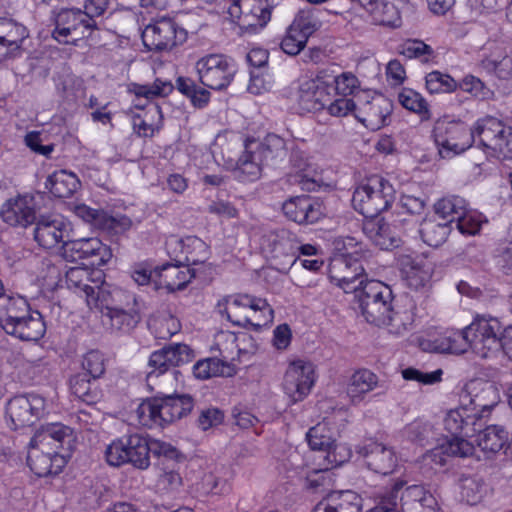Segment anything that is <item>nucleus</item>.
<instances>
[{
	"label": "nucleus",
	"instance_id": "nucleus-14",
	"mask_svg": "<svg viewBox=\"0 0 512 512\" xmlns=\"http://www.w3.org/2000/svg\"><path fill=\"white\" fill-rule=\"evenodd\" d=\"M45 399L38 394L17 395L11 398L6 406V414L13 429L30 427L43 415Z\"/></svg>",
	"mask_w": 512,
	"mask_h": 512
},
{
	"label": "nucleus",
	"instance_id": "nucleus-5",
	"mask_svg": "<svg viewBox=\"0 0 512 512\" xmlns=\"http://www.w3.org/2000/svg\"><path fill=\"white\" fill-rule=\"evenodd\" d=\"M474 133L488 156L512 158V127L502 120L493 116L480 118L474 124Z\"/></svg>",
	"mask_w": 512,
	"mask_h": 512
},
{
	"label": "nucleus",
	"instance_id": "nucleus-13",
	"mask_svg": "<svg viewBox=\"0 0 512 512\" xmlns=\"http://www.w3.org/2000/svg\"><path fill=\"white\" fill-rule=\"evenodd\" d=\"M61 254L67 261L86 260L92 266H103L112 257L111 249L98 238L66 240L62 244Z\"/></svg>",
	"mask_w": 512,
	"mask_h": 512
},
{
	"label": "nucleus",
	"instance_id": "nucleus-54",
	"mask_svg": "<svg viewBox=\"0 0 512 512\" xmlns=\"http://www.w3.org/2000/svg\"><path fill=\"white\" fill-rule=\"evenodd\" d=\"M399 53L409 59H420L422 62H428L434 56L432 47L418 39L404 41L399 46Z\"/></svg>",
	"mask_w": 512,
	"mask_h": 512
},
{
	"label": "nucleus",
	"instance_id": "nucleus-42",
	"mask_svg": "<svg viewBox=\"0 0 512 512\" xmlns=\"http://www.w3.org/2000/svg\"><path fill=\"white\" fill-rule=\"evenodd\" d=\"M127 295L129 294L119 289L110 291L105 286H92L85 299L91 309H98L103 313L109 312V307L121 303Z\"/></svg>",
	"mask_w": 512,
	"mask_h": 512
},
{
	"label": "nucleus",
	"instance_id": "nucleus-41",
	"mask_svg": "<svg viewBox=\"0 0 512 512\" xmlns=\"http://www.w3.org/2000/svg\"><path fill=\"white\" fill-rule=\"evenodd\" d=\"M477 428V445L489 456L498 453L508 442V432L502 426L489 425L483 430L482 427Z\"/></svg>",
	"mask_w": 512,
	"mask_h": 512
},
{
	"label": "nucleus",
	"instance_id": "nucleus-61",
	"mask_svg": "<svg viewBox=\"0 0 512 512\" xmlns=\"http://www.w3.org/2000/svg\"><path fill=\"white\" fill-rule=\"evenodd\" d=\"M333 89L336 95L349 96L359 89L358 78L351 72H343L333 77Z\"/></svg>",
	"mask_w": 512,
	"mask_h": 512
},
{
	"label": "nucleus",
	"instance_id": "nucleus-28",
	"mask_svg": "<svg viewBox=\"0 0 512 512\" xmlns=\"http://www.w3.org/2000/svg\"><path fill=\"white\" fill-rule=\"evenodd\" d=\"M34 240L45 249L64 243L66 224L58 217L41 215L35 220Z\"/></svg>",
	"mask_w": 512,
	"mask_h": 512
},
{
	"label": "nucleus",
	"instance_id": "nucleus-60",
	"mask_svg": "<svg viewBox=\"0 0 512 512\" xmlns=\"http://www.w3.org/2000/svg\"><path fill=\"white\" fill-rule=\"evenodd\" d=\"M174 89L170 81H163L157 78L152 84L140 85L137 87L136 94L147 99L155 97H166Z\"/></svg>",
	"mask_w": 512,
	"mask_h": 512
},
{
	"label": "nucleus",
	"instance_id": "nucleus-10",
	"mask_svg": "<svg viewBox=\"0 0 512 512\" xmlns=\"http://www.w3.org/2000/svg\"><path fill=\"white\" fill-rule=\"evenodd\" d=\"M195 68L199 81L214 90L228 87L236 73L233 61L222 54H209L200 58Z\"/></svg>",
	"mask_w": 512,
	"mask_h": 512
},
{
	"label": "nucleus",
	"instance_id": "nucleus-45",
	"mask_svg": "<svg viewBox=\"0 0 512 512\" xmlns=\"http://www.w3.org/2000/svg\"><path fill=\"white\" fill-rule=\"evenodd\" d=\"M265 165L276 166L287 155L286 141L273 133L268 134L256 151Z\"/></svg>",
	"mask_w": 512,
	"mask_h": 512
},
{
	"label": "nucleus",
	"instance_id": "nucleus-6",
	"mask_svg": "<svg viewBox=\"0 0 512 512\" xmlns=\"http://www.w3.org/2000/svg\"><path fill=\"white\" fill-rule=\"evenodd\" d=\"M150 445L140 434L125 435L114 440L105 450L106 461L110 466L120 467L130 464L139 470L150 466Z\"/></svg>",
	"mask_w": 512,
	"mask_h": 512
},
{
	"label": "nucleus",
	"instance_id": "nucleus-62",
	"mask_svg": "<svg viewBox=\"0 0 512 512\" xmlns=\"http://www.w3.org/2000/svg\"><path fill=\"white\" fill-rule=\"evenodd\" d=\"M453 224L463 235H475L479 232L482 224L481 216L476 212L469 211L467 208L464 210V214L460 215Z\"/></svg>",
	"mask_w": 512,
	"mask_h": 512
},
{
	"label": "nucleus",
	"instance_id": "nucleus-12",
	"mask_svg": "<svg viewBox=\"0 0 512 512\" xmlns=\"http://www.w3.org/2000/svg\"><path fill=\"white\" fill-rule=\"evenodd\" d=\"M228 13L241 30L256 32L270 21L271 6L269 0H234Z\"/></svg>",
	"mask_w": 512,
	"mask_h": 512
},
{
	"label": "nucleus",
	"instance_id": "nucleus-39",
	"mask_svg": "<svg viewBox=\"0 0 512 512\" xmlns=\"http://www.w3.org/2000/svg\"><path fill=\"white\" fill-rule=\"evenodd\" d=\"M28 36L29 32L23 24L10 18H0V45L7 47L11 55L20 52Z\"/></svg>",
	"mask_w": 512,
	"mask_h": 512
},
{
	"label": "nucleus",
	"instance_id": "nucleus-2",
	"mask_svg": "<svg viewBox=\"0 0 512 512\" xmlns=\"http://www.w3.org/2000/svg\"><path fill=\"white\" fill-rule=\"evenodd\" d=\"M222 314L236 326L258 331L273 321L274 311L265 299L248 294H237L225 299Z\"/></svg>",
	"mask_w": 512,
	"mask_h": 512
},
{
	"label": "nucleus",
	"instance_id": "nucleus-11",
	"mask_svg": "<svg viewBox=\"0 0 512 512\" xmlns=\"http://www.w3.org/2000/svg\"><path fill=\"white\" fill-rule=\"evenodd\" d=\"M186 31L171 18L163 17L148 24L142 32V40L150 51L171 50L186 41Z\"/></svg>",
	"mask_w": 512,
	"mask_h": 512
},
{
	"label": "nucleus",
	"instance_id": "nucleus-20",
	"mask_svg": "<svg viewBox=\"0 0 512 512\" xmlns=\"http://www.w3.org/2000/svg\"><path fill=\"white\" fill-rule=\"evenodd\" d=\"M74 441L75 437L70 427L61 423H50L36 431L29 446L70 455Z\"/></svg>",
	"mask_w": 512,
	"mask_h": 512
},
{
	"label": "nucleus",
	"instance_id": "nucleus-30",
	"mask_svg": "<svg viewBox=\"0 0 512 512\" xmlns=\"http://www.w3.org/2000/svg\"><path fill=\"white\" fill-rule=\"evenodd\" d=\"M1 216L7 224L11 226L27 227L36 220V212L33 204V198L19 196L10 199L3 207Z\"/></svg>",
	"mask_w": 512,
	"mask_h": 512
},
{
	"label": "nucleus",
	"instance_id": "nucleus-33",
	"mask_svg": "<svg viewBox=\"0 0 512 512\" xmlns=\"http://www.w3.org/2000/svg\"><path fill=\"white\" fill-rule=\"evenodd\" d=\"M325 426L318 424L309 429L306 439L312 450L323 451L326 453L324 459L327 461L325 470L336 467L344 463V459H337L336 450L343 449L342 445H338L329 435L325 434Z\"/></svg>",
	"mask_w": 512,
	"mask_h": 512
},
{
	"label": "nucleus",
	"instance_id": "nucleus-47",
	"mask_svg": "<svg viewBox=\"0 0 512 512\" xmlns=\"http://www.w3.org/2000/svg\"><path fill=\"white\" fill-rule=\"evenodd\" d=\"M80 182L73 173L65 170L54 172L50 175L46 182V188L58 198H69L79 188Z\"/></svg>",
	"mask_w": 512,
	"mask_h": 512
},
{
	"label": "nucleus",
	"instance_id": "nucleus-53",
	"mask_svg": "<svg viewBox=\"0 0 512 512\" xmlns=\"http://www.w3.org/2000/svg\"><path fill=\"white\" fill-rule=\"evenodd\" d=\"M426 88L431 93H451L457 90L458 82L448 74L432 71L427 74Z\"/></svg>",
	"mask_w": 512,
	"mask_h": 512
},
{
	"label": "nucleus",
	"instance_id": "nucleus-51",
	"mask_svg": "<svg viewBox=\"0 0 512 512\" xmlns=\"http://www.w3.org/2000/svg\"><path fill=\"white\" fill-rule=\"evenodd\" d=\"M466 208V201L459 196L444 197L434 205L438 217L445 222H449L451 226L461 217L460 215L464 214Z\"/></svg>",
	"mask_w": 512,
	"mask_h": 512
},
{
	"label": "nucleus",
	"instance_id": "nucleus-59",
	"mask_svg": "<svg viewBox=\"0 0 512 512\" xmlns=\"http://www.w3.org/2000/svg\"><path fill=\"white\" fill-rule=\"evenodd\" d=\"M166 397L175 420L187 416L194 407V399L190 394H166Z\"/></svg>",
	"mask_w": 512,
	"mask_h": 512
},
{
	"label": "nucleus",
	"instance_id": "nucleus-4",
	"mask_svg": "<svg viewBox=\"0 0 512 512\" xmlns=\"http://www.w3.org/2000/svg\"><path fill=\"white\" fill-rule=\"evenodd\" d=\"M406 484L398 479L384 492L385 508L395 507L398 512H439L435 497L424 486Z\"/></svg>",
	"mask_w": 512,
	"mask_h": 512
},
{
	"label": "nucleus",
	"instance_id": "nucleus-23",
	"mask_svg": "<svg viewBox=\"0 0 512 512\" xmlns=\"http://www.w3.org/2000/svg\"><path fill=\"white\" fill-rule=\"evenodd\" d=\"M318 24L310 11H300L281 41L283 52L290 56L299 54L306 46L308 34L315 30Z\"/></svg>",
	"mask_w": 512,
	"mask_h": 512
},
{
	"label": "nucleus",
	"instance_id": "nucleus-40",
	"mask_svg": "<svg viewBox=\"0 0 512 512\" xmlns=\"http://www.w3.org/2000/svg\"><path fill=\"white\" fill-rule=\"evenodd\" d=\"M31 310L28 302L21 296L0 295V326L7 330L8 325L18 321Z\"/></svg>",
	"mask_w": 512,
	"mask_h": 512
},
{
	"label": "nucleus",
	"instance_id": "nucleus-32",
	"mask_svg": "<svg viewBox=\"0 0 512 512\" xmlns=\"http://www.w3.org/2000/svg\"><path fill=\"white\" fill-rule=\"evenodd\" d=\"M398 264L409 287L417 290L429 282L432 269L425 259L419 256L400 255Z\"/></svg>",
	"mask_w": 512,
	"mask_h": 512
},
{
	"label": "nucleus",
	"instance_id": "nucleus-15",
	"mask_svg": "<svg viewBox=\"0 0 512 512\" xmlns=\"http://www.w3.org/2000/svg\"><path fill=\"white\" fill-rule=\"evenodd\" d=\"M329 279L345 293H355L367 280V275L361 261L344 254L330 263Z\"/></svg>",
	"mask_w": 512,
	"mask_h": 512
},
{
	"label": "nucleus",
	"instance_id": "nucleus-18",
	"mask_svg": "<svg viewBox=\"0 0 512 512\" xmlns=\"http://www.w3.org/2000/svg\"><path fill=\"white\" fill-rule=\"evenodd\" d=\"M356 453L364 459L366 466L375 473L391 474L398 465V456L394 447L372 438L357 445Z\"/></svg>",
	"mask_w": 512,
	"mask_h": 512
},
{
	"label": "nucleus",
	"instance_id": "nucleus-27",
	"mask_svg": "<svg viewBox=\"0 0 512 512\" xmlns=\"http://www.w3.org/2000/svg\"><path fill=\"white\" fill-rule=\"evenodd\" d=\"M392 111V102L383 96H377L372 98L371 101H366L361 106H357L355 118L367 128L375 130L386 125V120Z\"/></svg>",
	"mask_w": 512,
	"mask_h": 512
},
{
	"label": "nucleus",
	"instance_id": "nucleus-21",
	"mask_svg": "<svg viewBox=\"0 0 512 512\" xmlns=\"http://www.w3.org/2000/svg\"><path fill=\"white\" fill-rule=\"evenodd\" d=\"M136 297L127 295L121 303L109 307V312H103V323L112 331L129 333L140 322Z\"/></svg>",
	"mask_w": 512,
	"mask_h": 512
},
{
	"label": "nucleus",
	"instance_id": "nucleus-24",
	"mask_svg": "<svg viewBox=\"0 0 512 512\" xmlns=\"http://www.w3.org/2000/svg\"><path fill=\"white\" fill-rule=\"evenodd\" d=\"M325 71L321 70L313 80L306 81L300 88V99L309 110L326 109L335 96L332 84L325 81Z\"/></svg>",
	"mask_w": 512,
	"mask_h": 512
},
{
	"label": "nucleus",
	"instance_id": "nucleus-37",
	"mask_svg": "<svg viewBox=\"0 0 512 512\" xmlns=\"http://www.w3.org/2000/svg\"><path fill=\"white\" fill-rule=\"evenodd\" d=\"M500 402V394L498 388L486 383L483 387L469 400L467 405L473 414L477 416L480 423H485L484 419L488 417L492 409Z\"/></svg>",
	"mask_w": 512,
	"mask_h": 512
},
{
	"label": "nucleus",
	"instance_id": "nucleus-29",
	"mask_svg": "<svg viewBox=\"0 0 512 512\" xmlns=\"http://www.w3.org/2000/svg\"><path fill=\"white\" fill-rule=\"evenodd\" d=\"M155 288H165L168 292L182 290L195 277L194 272L187 266L166 263L154 270Z\"/></svg>",
	"mask_w": 512,
	"mask_h": 512
},
{
	"label": "nucleus",
	"instance_id": "nucleus-25",
	"mask_svg": "<svg viewBox=\"0 0 512 512\" xmlns=\"http://www.w3.org/2000/svg\"><path fill=\"white\" fill-rule=\"evenodd\" d=\"M28 451L27 464L38 477L59 474L67 463L68 454H57L39 447H31Z\"/></svg>",
	"mask_w": 512,
	"mask_h": 512
},
{
	"label": "nucleus",
	"instance_id": "nucleus-34",
	"mask_svg": "<svg viewBox=\"0 0 512 512\" xmlns=\"http://www.w3.org/2000/svg\"><path fill=\"white\" fill-rule=\"evenodd\" d=\"M361 498L350 490L328 494L318 502L311 512H360Z\"/></svg>",
	"mask_w": 512,
	"mask_h": 512
},
{
	"label": "nucleus",
	"instance_id": "nucleus-46",
	"mask_svg": "<svg viewBox=\"0 0 512 512\" xmlns=\"http://www.w3.org/2000/svg\"><path fill=\"white\" fill-rule=\"evenodd\" d=\"M271 253L275 260H283L282 264H294L298 255V244L290 233L282 230L275 234L271 242Z\"/></svg>",
	"mask_w": 512,
	"mask_h": 512
},
{
	"label": "nucleus",
	"instance_id": "nucleus-57",
	"mask_svg": "<svg viewBox=\"0 0 512 512\" xmlns=\"http://www.w3.org/2000/svg\"><path fill=\"white\" fill-rule=\"evenodd\" d=\"M90 273L87 269L82 267H72L66 272V283L69 289L81 291L85 297L89 293L92 286L89 285Z\"/></svg>",
	"mask_w": 512,
	"mask_h": 512
},
{
	"label": "nucleus",
	"instance_id": "nucleus-55",
	"mask_svg": "<svg viewBox=\"0 0 512 512\" xmlns=\"http://www.w3.org/2000/svg\"><path fill=\"white\" fill-rule=\"evenodd\" d=\"M404 434L408 440L421 446L428 444L434 436L432 426L422 420H415L408 424L404 429Z\"/></svg>",
	"mask_w": 512,
	"mask_h": 512
},
{
	"label": "nucleus",
	"instance_id": "nucleus-16",
	"mask_svg": "<svg viewBox=\"0 0 512 512\" xmlns=\"http://www.w3.org/2000/svg\"><path fill=\"white\" fill-rule=\"evenodd\" d=\"M53 37L63 44L76 41L85 31L97 28L94 19L89 18L81 9H61L55 17Z\"/></svg>",
	"mask_w": 512,
	"mask_h": 512
},
{
	"label": "nucleus",
	"instance_id": "nucleus-43",
	"mask_svg": "<svg viewBox=\"0 0 512 512\" xmlns=\"http://www.w3.org/2000/svg\"><path fill=\"white\" fill-rule=\"evenodd\" d=\"M378 385V377L368 369H359L350 377L347 394L353 403L362 401L363 397L375 389Z\"/></svg>",
	"mask_w": 512,
	"mask_h": 512
},
{
	"label": "nucleus",
	"instance_id": "nucleus-63",
	"mask_svg": "<svg viewBox=\"0 0 512 512\" xmlns=\"http://www.w3.org/2000/svg\"><path fill=\"white\" fill-rule=\"evenodd\" d=\"M101 217L99 230L110 234H120L128 230L131 226V220L126 216H112L104 211Z\"/></svg>",
	"mask_w": 512,
	"mask_h": 512
},
{
	"label": "nucleus",
	"instance_id": "nucleus-56",
	"mask_svg": "<svg viewBox=\"0 0 512 512\" xmlns=\"http://www.w3.org/2000/svg\"><path fill=\"white\" fill-rule=\"evenodd\" d=\"M83 373H87L93 380H97L105 373L106 365L103 354L97 350L89 351L82 361Z\"/></svg>",
	"mask_w": 512,
	"mask_h": 512
},
{
	"label": "nucleus",
	"instance_id": "nucleus-48",
	"mask_svg": "<svg viewBox=\"0 0 512 512\" xmlns=\"http://www.w3.org/2000/svg\"><path fill=\"white\" fill-rule=\"evenodd\" d=\"M193 375L199 380H207L213 377L232 376V366L216 357L198 360L193 366Z\"/></svg>",
	"mask_w": 512,
	"mask_h": 512
},
{
	"label": "nucleus",
	"instance_id": "nucleus-3",
	"mask_svg": "<svg viewBox=\"0 0 512 512\" xmlns=\"http://www.w3.org/2000/svg\"><path fill=\"white\" fill-rule=\"evenodd\" d=\"M394 200L393 185L382 176L372 175L355 189L352 205L364 217H372L387 210Z\"/></svg>",
	"mask_w": 512,
	"mask_h": 512
},
{
	"label": "nucleus",
	"instance_id": "nucleus-44",
	"mask_svg": "<svg viewBox=\"0 0 512 512\" xmlns=\"http://www.w3.org/2000/svg\"><path fill=\"white\" fill-rule=\"evenodd\" d=\"M358 298L360 309L370 306L373 303L381 302L386 299L394 300L391 288L381 281L366 280L363 285L355 292Z\"/></svg>",
	"mask_w": 512,
	"mask_h": 512
},
{
	"label": "nucleus",
	"instance_id": "nucleus-17",
	"mask_svg": "<svg viewBox=\"0 0 512 512\" xmlns=\"http://www.w3.org/2000/svg\"><path fill=\"white\" fill-rule=\"evenodd\" d=\"M314 382V365L310 361L298 359L289 364L282 385L285 393L296 403L310 393Z\"/></svg>",
	"mask_w": 512,
	"mask_h": 512
},
{
	"label": "nucleus",
	"instance_id": "nucleus-1",
	"mask_svg": "<svg viewBox=\"0 0 512 512\" xmlns=\"http://www.w3.org/2000/svg\"><path fill=\"white\" fill-rule=\"evenodd\" d=\"M484 425L467 405L451 409L444 418V427L453 437L441 445L442 453L462 458L473 455V444L463 437H473L477 433V426Z\"/></svg>",
	"mask_w": 512,
	"mask_h": 512
},
{
	"label": "nucleus",
	"instance_id": "nucleus-7",
	"mask_svg": "<svg viewBox=\"0 0 512 512\" xmlns=\"http://www.w3.org/2000/svg\"><path fill=\"white\" fill-rule=\"evenodd\" d=\"M502 325L489 315H477L466 327L472 351L481 358H489L501 352Z\"/></svg>",
	"mask_w": 512,
	"mask_h": 512
},
{
	"label": "nucleus",
	"instance_id": "nucleus-49",
	"mask_svg": "<svg viewBox=\"0 0 512 512\" xmlns=\"http://www.w3.org/2000/svg\"><path fill=\"white\" fill-rule=\"evenodd\" d=\"M264 161L256 151L246 150L237 160L235 173L241 181H253L260 177Z\"/></svg>",
	"mask_w": 512,
	"mask_h": 512
},
{
	"label": "nucleus",
	"instance_id": "nucleus-19",
	"mask_svg": "<svg viewBox=\"0 0 512 512\" xmlns=\"http://www.w3.org/2000/svg\"><path fill=\"white\" fill-rule=\"evenodd\" d=\"M361 313L370 324L378 327L386 326L393 334H403L411 325V319L406 313L395 311L393 300H384L362 308Z\"/></svg>",
	"mask_w": 512,
	"mask_h": 512
},
{
	"label": "nucleus",
	"instance_id": "nucleus-50",
	"mask_svg": "<svg viewBox=\"0 0 512 512\" xmlns=\"http://www.w3.org/2000/svg\"><path fill=\"white\" fill-rule=\"evenodd\" d=\"M451 229L449 222L442 219H426L421 224L420 234L426 244L438 247L446 241Z\"/></svg>",
	"mask_w": 512,
	"mask_h": 512
},
{
	"label": "nucleus",
	"instance_id": "nucleus-36",
	"mask_svg": "<svg viewBox=\"0 0 512 512\" xmlns=\"http://www.w3.org/2000/svg\"><path fill=\"white\" fill-rule=\"evenodd\" d=\"M360 5L370 14L375 24L399 27L401 17L396 6L387 0H358Z\"/></svg>",
	"mask_w": 512,
	"mask_h": 512
},
{
	"label": "nucleus",
	"instance_id": "nucleus-22",
	"mask_svg": "<svg viewBox=\"0 0 512 512\" xmlns=\"http://www.w3.org/2000/svg\"><path fill=\"white\" fill-rule=\"evenodd\" d=\"M282 211L287 219L299 225L313 224L324 215L322 204L308 195L289 198L283 203Z\"/></svg>",
	"mask_w": 512,
	"mask_h": 512
},
{
	"label": "nucleus",
	"instance_id": "nucleus-8",
	"mask_svg": "<svg viewBox=\"0 0 512 512\" xmlns=\"http://www.w3.org/2000/svg\"><path fill=\"white\" fill-rule=\"evenodd\" d=\"M195 351L187 344L174 343L151 353L148 360L147 385L151 390L158 386V379L172 368L194 360Z\"/></svg>",
	"mask_w": 512,
	"mask_h": 512
},
{
	"label": "nucleus",
	"instance_id": "nucleus-26",
	"mask_svg": "<svg viewBox=\"0 0 512 512\" xmlns=\"http://www.w3.org/2000/svg\"><path fill=\"white\" fill-rule=\"evenodd\" d=\"M137 414L140 423L144 426H164L176 421L166 394L157 395L142 402L137 409Z\"/></svg>",
	"mask_w": 512,
	"mask_h": 512
},
{
	"label": "nucleus",
	"instance_id": "nucleus-31",
	"mask_svg": "<svg viewBox=\"0 0 512 512\" xmlns=\"http://www.w3.org/2000/svg\"><path fill=\"white\" fill-rule=\"evenodd\" d=\"M5 332L22 341L36 342L45 335L46 324L40 312L30 310L12 326L9 324Z\"/></svg>",
	"mask_w": 512,
	"mask_h": 512
},
{
	"label": "nucleus",
	"instance_id": "nucleus-58",
	"mask_svg": "<svg viewBox=\"0 0 512 512\" xmlns=\"http://www.w3.org/2000/svg\"><path fill=\"white\" fill-rule=\"evenodd\" d=\"M458 88L482 100L490 99L493 96V91L480 78L472 74L466 75L458 83Z\"/></svg>",
	"mask_w": 512,
	"mask_h": 512
},
{
	"label": "nucleus",
	"instance_id": "nucleus-52",
	"mask_svg": "<svg viewBox=\"0 0 512 512\" xmlns=\"http://www.w3.org/2000/svg\"><path fill=\"white\" fill-rule=\"evenodd\" d=\"M398 101L405 109L416 113L422 121L431 118L429 105L424 97L410 88H403L398 94Z\"/></svg>",
	"mask_w": 512,
	"mask_h": 512
},
{
	"label": "nucleus",
	"instance_id": "nucleus-9",
	"mask_svg": "<svg viewBox=\"0 0 512 512\" xmlns=\"http://www.w3.org/2000/svg\"><path fill=\"white\" fill-rule=\"evenodd\" d=\"M433 135L439 148V154L443 158L464 152L471 147L476 138L474 126L468 128L463 123L456 121H438Z\"/></svg>",
	"mask_w": 512,
	"mask_h": 512
},
{
	"label": "nucleus",
	"instance_id": "nucleus-64",
	"mask_svg": "<svg viewBox=\"0 0 512 512\" xmlns=\"http://www.w3.org/2000/svg\"><path fill=\"white\" fill-rule=\"evenodd\" d=\"M326 110L328 113L335 117H344L347 116L349 113H353L355 115V112L357 110V105L353 101V99L336 95L332 98V101L328 103Z\"/></svg>",
	"mask_w": 512,
	"mask_h": 512
},
{
	"label": "nucleus",
	"instance_id": "nucleus-38",
	"mask_svg": "<svg viewBox=\"0 0 512 512\" xmlns=\"http://www.w3.org/2000/svg\"><path fill=\"white\" fill-rule=\"evenodd\" d=\"M69 388L71 393L88 405H95L101 401L102 390L87 373H77L70 377Z\"/></svg>",
	"mask_w": 512,
	"mask_h": 512
},
{
	"label": "nucleus",
	"instance_id": "nucleus-35",
	"mask_svg": "<svg viewBox=\"0 0 512 512\" xmlns=\"http://www.w3.org/2000/svg\"><path fill=\"white\" fill-rule=\"evenodd\" d=\"M290 165L293 172L289 174V182L299 184L302 190H315L317 186L314 179L315 169L303 151L292 149Z\"/></svg>",
	"mask_w": 512,
	"mask_h": 512
}]
</instances>
